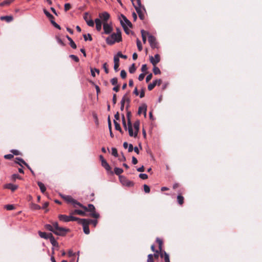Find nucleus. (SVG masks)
<instances>
[{
    "instance_id": "nucleus-15",
    "label": "nucleus",
    "mask_w": 262,
    "mask_h": 262,
    "mask_svg": "<svg viewBox=\"0 0 262 262\" xmlns=\"http://www.w3.org/2000/svg\"><path fill=\"white\" fill-rule=\"evenodd\" d=\"M119 59L117 56L114 57V69L116 72L119 71Z\"/></svg>"
},
{
    "instance_id": "nucleus-5",
    "label": "nucleus",
    "mask_w": 262,
    "mask_h": 262,
    "mask_svg": "<svg viewBox=\"0 0 262 262\" xmlns=\"http://www.w3.org/2000/svg\"><path fill=\"white\" fill-rule=\"evenodd\" d=\"M78 223L82 225L84 233L86 234H89L90 231L89 227L90 222H89L88 219H80Z\"/></svg>"
},
{
    "instance_id": "nucleus-11",
    "label": "nucleus",
    "mask_w": 262,
    "mask_h": 262,
    "mask_svg": "<svg viewBox=\"0 0 262 262\" xmlns=\"http://www.w3.org/2000/svg\"><path fill=\"white\" fill-rule=\"evenodd\" d=\"M149 59L150 62L152 63L153 66L156 65L158 62L160 61V56L158 54H156L155 55V58L152 56H149Z\"/></svg>"
},
{
    "instance_id": "nucleus-8",
    "label": "nucleus",
    "mask_w": 262,
    "mask_h": 262,
    "mask_svg": "<svg viewBox=\"0 0 262 262\" xmlns=\"http://www.w3.org/2000/svg\"><path fill=\"white\" fill-rule=\"evenodd\" d=\"M62 198L68 203H71L73 204L75 207L76 205H78L79 206L80 205V203L77 202L76 200L74 199L70 195H62Z\"/></svg>"
},
{
    "instance_id": "nucleus-41",
    "label": "nucleus",
    "mask_w": 262,
    "mask_h": 262,
    "mask_svg": "<svg viewBox=\"0 0 262 262\" xmlns=\"http://www.w3.org/2000/svg\"><path fill=\"white\" fill-rule=\"evenodd\" d=\"M114 56H117L119 59V57L123 59H126L127 57L126 55L122 54L121 52H118L117 55H115Z\"/></svg>"
},
{
    "instance_id": "nucleus-62",
    "label": "nucleus",
    "mask_w": 262,
    "mask_h": 262,
    "mask_svg": "<svg viewBox=\"0 0 262 262\" xmlns=\"http://www.w3.org/2000/svg\"><path fill=\"white\" fill-rule=\"evenodd\" d=\"M152 254H150L148 255L147 262H154L152 258Z\"/></svg>"
},
{
    "instance_id": "nucleus-31",
    "label": "nucleus",
    "mask_w": 262,
    "mask_h": 262,
    "mask_svg": "<svg viewBox=\"0 0 262 262\" xmlns=\"http://www.w3.org/2000/svg\"><path fill=\"white\" fill-rule=\"evenodd\" d=\"M43 12L49 18L50 20L51 19H53L54 18V16L52 15L49 12H48L46 9H43Z\"/></svg>"
},
{
    "instance_id": "nucleus-63",
    "label": "nucleus",
    "mask_w": 262,
    "mask_h": 262,
    "mask_svg": "<svg viewBox=\"0 0 262 262\" xmlns=\"http://www.w3.org/2000/svg\"><path fill=\"white\" fill-rule=\"evenodd\" d=\"M75 255H76V253L73 252L72 250H70L68 251V255L69 257L74 256H75Z\"/></svg>"
},
{
    "instance_id": "nucleus-16",
    "label": "nucleus",
    "mask_w": 262,
    "mask_h": 262,
    "mask_svg": "<svg viewBox=\"0 0 262 262\" xmlns=\"http://www.w3.org/2000/svg\"><path fill=\"white\" fill-rule=\"evenodd\" d=\"M121 16L122 18V19L121 20H122L124 22V23L125 24V26H128L129 27L132 28V24L131 22L126 18V17L123 14H121Z\"/></svg>"
},
{
    "instance_id": "nucleus-60",
    "label": "nucleus",
    "mask_w": 262,
    "mask_h": 262,
    "mask_svg": "<svg viewBox=\"0 0 262 262\" xmlns=\"http://www.w3.org/2000/svg\"><path fill=\"white\" fill-rule=\"evenodd\" d=\"M52 226L54 227V230H56L60 226L58 225V223L57 222H53L52 223Z\"/></svg>"
},
{
    "instance_id": "nucleus-18",
    "label": "nucleus",
    "mask_w": 262,
    "mask_h": 262,
    "mask_svg": "<svg viewBox=\"0 0 262 262\" xmlns=\"http://www.w3.org/2000/svg\"><path fill=\"white\" fill-rule=\"evenodd\" d=\"M147 106L146 104H144L143 106H139L138 111V114L140 115L142 112L144 114L145 117L146 115Z\"/></svg>"
},
{
    "instance_id": "nucleus-17",
    "label": "nucleus",
    "mask_w": 262,
    "mask_h": 262,
    "mask_svg": "<svg viewBox=\"0 0 262 262\" xmlns=\"http://www.w3.org/2000/svg\"><path fill=\"white\" fill-rule=\"evenodd\" d=\"M95 22L96 23V29L98 31H100L102 28V22L100 19L96 18L95 19Z\"/></svg>"
},
{
    "instance_id": "nucleus-29",
    "label": "nucleus",
    "mask_w": 262,
    "mask_h": 262,
    "mask_svg": "<svg viewBox=\"0 0 262 262\" xmlns=\"http://www.w3.org/2000/svg\"><path fill=\"white\" fill-rule=\"evenodd\" d=\"M120 23H121L122 27L123 28L125 33L127 34H129L130 32H131V31L130 30H129L126 26H125V24L124 23V22L122 20H120Z\"/></svg>"
},
{
    "instance_id": "nucleus-2",
    "label": "nucleus",
    "mask_w": 262,
    "mask_h": 262,
    "mask_svg": "<svg viewBox=\"0 0 262 262\" xmlns=\"http://www.w3.org/2000/svg\"><path fill=\"white\" fill-rule=\"evenodd\" d=\"M137 6H135L133 3V5L138 13L140 19L143 20L144 19V13L145 12V9L141 5V0H137Z\"/></svg>"
},
{
    "instance_id": "nucleus-57",
    "label": "nucleus",
    "mask_w": 262,
    "mask_h": 262,
    "mask_svg": "<svg viewBox=\"0 0 262 262\" xmlns=\"http://www.w3.org/2000/svg\"><path fill=\"white\" fill-rule=\"evenodd\" d=\"M140 178L143 180H145L148 178V176L146 173H140L139 175Z\"/></svg>"
},
{
    "instance_id": "nucleus-44",
    "label": "nucleus",
    "mask_w": 262,
    "mask_h": 262,
    "mask_svg": "<svg viewBox=\"0 0 262 262\" xmlns=\"http://www.w3.org/2000/svg\"><path fill=\"white\" fill-rule=\"evenodd\" d=\"M111 82L112 85H117L118 84V79L116 77H114L111 80Z\"/></svg>"
},
{
    "instance_id": "nucleus-34",
    "label": "nucleus",
    "mask_w": 262,
    "mask_h": 262,
    "mask_svg": "<svg viewBox=\"0 0 262 262\" xmlns=\"http://www.w3.org/2000/svg\"><path fill=\"white\" fill-rule=\"evenodd\" d=\"M14 0H5L3 2L0 3V6L2 7H4L6 5H9L11 3H12Z\"/></svg>"
},
{
    "instance_id": "nucleus-35",
    "label": "nucleus",
    "mask_w": 262,
    "mask_h": 262,
    "mask_svg": "<svg viewBox=\"0 0 262 262\" xmlns=\"http://www.w3.org/2000/svg\"><path fill=\"white\" fill-rule=\"evenodd\" d=\"M45 228L50 231H51L53 233V231H54V227L52 226V225H50V224H46L45 225Z\"/></svg>"
},
{
    "instance_id": "nucleus-24",
    "label": "nucleus",
    "mask_w": 262,
    "mask_h": 262,
    "mask_svg": "<svg viewBox=\"0 0 262 262\" xmlns=\"http://www.w3.org/2000/svg\"><path fill=\"white\" fill-rule=\"evenodd\" d=\"M1 19L2 20H6L8 23H10L12 21L13 19V18L12 16H3L1 17Z\"/></svg>"
},
{
    "instance_id": "nucleus-9",
    "label": "nucleus",
    "mask_w": 262,
    "mask_h": 262,
    "mask_svg": "<svg viewBox=\"0 0 262 262\" xmlns=\"http://www.w3.org/2000/svg\"><path fill=\"white\" fill-rule=\"evenodd\" d=\"M119 179L123 185L127 187H132L134 186L133 182L126 179L123 176H119Z\"/></svg>"
},
{
    "instance_id": "nucleus-48",
    "label": "nucleus",
    "mask_w": 262,
    "mask_h": 262,
    "mask_svg": "<svg viewBox=\"0 0 262 262\" xmlns=\"http://www.w3.org/2000/svg\"><path fill=\"white\" fill-rule=\"evenodd\" d=\"M16 179H20L21 177L19 176L18 174L14 173L12 175L11 179L12 180L15 181Z\"/></svg>"
},
{
    "instance_id": "nucleus-59",
    "label": "nucleus",
    "mask_w": 262,
    "mask_h": 262,
    "mask_svg": "<svg viewBox=\"0 0 262 262\" xmlns=\"http://www.w3.org/2000/svg\"><path fill=\"white\" fill-rule=\"evenodd\" d=\"M121 118H122V121L123 126L124 127L125 126H126L127 124H126V123L125 116H124V115L123 114H122Z\"/></svg>"
},
{
    "instance_id": "nucleus-52",
    "label": "nucleus",
    "mask_w": 262,
    "mask_h": 262,
    "mask_svg": "<svg viewBox=\"0 0 262 262\" xmlns=\"http://www.w3.org/2000/svg\"><path fill=\"white\" fill-rule=\"evenodd\" d=\"M163 257L164 258L165 262H170L169 255L166 252H164V257Z\"/></svg>"
},
{
    "instance_id": "nucleus-54",
    "label": "nucleus",
    "mask_w": 262,
    "mask_h": 262,
    "mask_svg": "<svg viewBox=\"0 0 262 262\" xmlns=\"http://www.w3.org/2000/svg\"><path fill=\"white\" fill-rule=\"evenodd\" d=\"M120 76L121 77V78L122 79H124V78H126V72H125V70H122L121 71Z\"/></svg>"
},
{
    "instance_id": "nucleus-64",
    "label": "nucleus",
    "mask_w": 262,
    "mask_h": 262,
    "mask_svg": "<svg viewBox=\"0 0 262 262\" xmlns=\"http://www.w3.org/2000/svg\"><path fill=\"white\" fill-rule=\"evenodd\" d=\"M152 77V75L151 73L148 74L146 77V82H148L149 81H150Z\"/></svg>"
},
{
    "instance_id": "nucleus-58",
    "label": "nucleus",
    "mask_w": 262,
    "mask_h": 262,
    "mask_svg": "<svg viewBox=\"0 0 262 262\" xmlns=\"http://www.w3.org/2000/svg\"><path fill=\"white\" fill-rule=\"evenodd\" d=\"M64 10L66 11H67L71 9V6L70 3H66L64 4Z\"/></svg>"
},
{
    "instance_id": "nucleus-33",
    "label": "nucleus",
    "mask_w": 262,
    "mask_h": 262,
    "mask_svg": "<svg viewBox=\"0 0 262 262\" xmlns=\"http://www.w3.org/2000/svg\"><path fill=\"white\" fill-rule=\"evenodd\" d=\"M177 201L179 204L182 205L184 202V197L181 194L178 195L177 196Z\"/></svg>"
},
{
    "instance_id": "nucleus-1",
    "label": "nucleus",
    "mask_w": 262,
    "mask_h": 262,
    "mask_svg": "<svg viewBox=\"0 0 262 262\" xmlns=\"http://www.w3.org/2000/svg\"><path fill=\"white\" fill-rule=\"evenodd\" d=\"M105 41L107 45H113L115 42H119L121 41L122 36H119L115 34V33H113L106 38Z\"/></svg>"
},
{
    "instance_id": "nucleus-7",
    "label": "nucleus",
    "mask_w": 262,
    "mask_h": 262,
    "mask_svg": "<svg viewBox=\"0 0 262 262\" xmlns=\"http://www.w3.org/2000/svg\"><path fill=\"white\" fill-rule=\"evenodd\" d=\"M147 34L148 35V42L150 44L151 48L152 49L158 48V42L156 40V38H155V37L149 34L148 32H147Z\"/></svg>"
},
{
    "instance_id": "nucleus-47",
    "label": "nucleus",
    "mask_w": 262,
    "mask_h": 262,
    "mask_svg": "<svg viewBox=\"0 0 262 262\" xmlns=\"http://www.w3.org/2000/svg\"><path fill=\"white\" fill-rule=\"evenodd\" d=\"M145 33L147 34V32H146L143 30H141L142 37V40H143V41L144 43H145L146 40V38L145 34Z\"/></svg>"
},
{
    "instance_id": "nucleus-22",
    "label": "nucleus",
    "mask_w": 262,
    "mask_h": 262,
    "mask_svg": "<svg viewBox=\"0 0 262 262\" xmlns=\"http://www.w3.org/2000/svg\"><path fill=\"white\" fill-rule=\"evenodd\" d=\"M114 123L115 125V129L118 130L121 134H123V132L120 125V124L118 123L115 120H114Z\"/></svg>"
},
{
    "instance_id": "nucleus-56",
    "label": "nucleus",
    "mask_w": 262,
    "mask_h": 262,
    "mask_svg": "<svg viewBox=\"0 0 262 262\" xmlns=\"http://www.w3.org/2000/svg\"><path fill=\"white\" fill-rule=\"evenodd\" d=\"M144 191L145 193H149L150 192V187L147 185L146 184H144Z\"/></svg>"
},
{
    "instance_id": "nucleus-53",
    "label": "nucleus",
    "mask_w": 262,
    "mask_h": 262,
    "mask_svg": "<svg viewBox=\"0 0 262 262\" xmlns=\"http://www.w3.org/2000/svg\"><path fill=\"white\" fill-rule=\"evenodd\" d=\"M94 71L96 72L97 73H99V70L97 69H91V75L93 76V77H95V73H94Z\"/></svg>"
},
{
    "instance_id": "nucleus-6",
    "label": "nucleus",
    "mask_w": 262,
    "mask_h": 262,
    "mask_svg": "<svg viewBox=\"0 0 262 262\" xmlns=\"http://www.w3.org/2000/svg\"><path fill=\"white\" fill-rule=\"evenodd\" d=\"M69 231L70 229L68 228L59 227L56 230H54L53 233L58 236H64Z\"/></svg>"
},
{
    "instance_id": "nucleus-50",
    "label": "nucleus",
    "mask_w": 262,
    "mask_h": 262,
    "mask_svg": "<svg viewBox=\"0 0 262 262\" xmlns=\"http://www.w3.org/2000/svg\"><path fill=\"white\" fill-rule=\"evenodd\" d=\"M87 25L90 27H94V21L92 19H88L86 21Z\"/></svg>"
},
{
    "instance_id": "nucleus-49",
    "label": "nucleus",
    "mask_w": 262,
    "mask_h": 262,
    "mask_svg": "<svg viewBox=\"0 0 262 262\" xmlns=\"http://www.w3.org/2000/svg\"><path fill=\"white\" fill-rule=\"evenodd\" d=\"M103 69L104 70V71L106 74H108L109 72L108 69V65L106 62H105L103 64L102 66Z\"/></svg>"
},
{
    "instance_id": "nucleus-26",
    "label": "nucleus",
    "mask_w": 262,
    "mask_h": 262,
    "mask_svg": "<svg viewBox=\"0 0 262 262\" xmlns=\"http://www.w3.org/2000/svg\"><path fill=\"white\" fill-rule=\"evenodd\" d=\"M68 40L70 41V45L74 49H75L77 47L76 45L74 42V41L72 40V39L69 37L68 35H67L66 36Z\"/></svg>"
},
{
    "instance_id": "nucleus-45",
    "label": "nucleus",
    "mask_w": 262,
    "mask_h": 262,
    "mask_svg": "<svg viewBox=\"0 0 262 262\" xmlns=\"http://www.w3.org/2000/svg\"><path fill=\"white\" fill-rule=\"evenodd\" d=\"M5 208L7 210H12L14 209V206L13 205L8 204L5 206Z\"/></svg>"
},
{
    "instance_id": "nucleus-32",
    "label": "nucleus",
    "mask_w": 262,
    "mask_h": 262,
    "mask_svg": "<svg viewBox=\"0 0 262 262\" xmlns=\"http://www.w3.org/2000/svg\"><path fill=\"white\" fill-rule=\"evenodd\" d=\"M74 213H76L77 214L81 215L82 216L85 215V213L83 211L79 209H75L73 213H71V214Z\"/></svg>"
},
{
    "instance_id": "nucleus-36",
    "label": "nucleus",
    "mask_w": 262,
    "mask_h": 262,
    "mask_svg": "<svg viewBox=\"0 0 262 262\" xmlns=\"http://www.w3.org/2000/svg\"><path fill=\"white\" fill-rule=\"evenodd\" d=\"M136 68L135 63H133L129 68V72L130 73L133 74L135 72Z\"/></svg>"
},
{
    "instance_id": "nucleus-3",
    "label": "nucleus",
    "mask_w": 262,
    "mask_h": 262,
    "mask_svg": "<svg viewBox=\"0 0 262 262\" xmlns=\"http://www.w3.org/2000/svg\"><path fill=\"white\" fill-rule=\"evenodd\" d=\"M79 207L83 208L85 211L91 212V213H90V216L96 219H97L99 217V213L96 212L95 208L93 204H90L88 205V207H86L80 203Z\"/></svg>"
},
{
    "instance_id": "nucleus-61",
    "label": "nucleus",
    "mask_w": 262,
    "mask_h": 262,
    "mask_svg": "<svg viewBox=\"0 0 262 262\" xmlns=\"http://www.w3.org/2000/svg\"><path fill=\"white\" fill-rule=\"evenodd\" d=\"M89 222H90V224L92 223L94 225V226H96L97 224V221L96 220H90L88 219Z\"/></svg>"
},
{
    "instance_id": "nucleus-46",
    "label": "nucleus",
    "mask_w": 262,
    "mask_h": 262,
    "mask_svg": "<svg viewBox=\"0 0 262 262\" xmlns=\"http://www.w3.org/2000/svg\"><path fill=\"white\" fill-rule=\"evenodd\" d=\"M126 117H127V119L128 124H130V123H132L131 119H130L131 112L130 111H127V114H126Z\"/></svg>"
},
{
    "instance_id": "nucleus-43",
    "label": "nucleus",
    "mask_w": 262,
    "mask_h": 262,
    "mask_svg": "<svg viewBox=\"0 0 262 262\" xmlns=\"http://www.w3.org/2000/svg\"><path fill=\"white\" fill-rule=\"evenodd\" d=\"M31 208L33 210H39L41 208L39 205L36 204H32Z\"/></svg>"
},
{
    "instance_id": "nucleus-13",
    "label": "nucleus",
    "mask_w": 262,
    "mask_h": 262,
    "mask_svg": "<svg viewBox=\"0 0 262 262\" xmlns=\"http://www.w3.org/2000/svg\"><path fill=\"white\" fill-rule=\"evenodd\" d=\"M127 129L130 137H134L136 138L138 134H136V131L135 130L134 132H133L132 123H130V124H128Z\"/></svg>"
},
{
    "instance_id": "nucleus-42",
    "label": "nucleus",
    "mask_w": 262,
    "mask_h": 262,
    "mask_svg": "<svg viewBox=\"0 0 262 262\" xmlns=\"http://www.w3.org/2000/svg\"><path fill=\"white\" fill-rule=\"evenodd\" d=\"M112 154L113 156H114L115 157H118V154L117 152V150L115 147L112 148Z\"/></svg>"
},
{
    "instance_id": "nucleus-38",
    "label": "nucleus",
    "mask_w": 262,
    "mask_h": 262,
    "mask_svg": "<svg viewBox=\"0 0 262 262\" xmlns=\"http://www.w3.org/2000/svg\"><path fill=\"white\" fill-rule=\"evenodd\" d=\"M51 21V23L52 24V25L56 28L59 29V30H60L61 29V27L60 26L57 24L54 20L53 19H51L50 20Z\"/></svg>"
},
{
    "instance_id": "nucleus-28",
    "label": "nucleus",
    "mask_w": 262,
    "mask_h": 262,
    "mask_svg": "<svg viewBox=\"0 0 262 262\" xmlns=\"http://www.w3.org/2000/svg\"><path fill=\"white\" fill-rule=\"evenodd\" d=\"M123 170L119 167H115L114 168V173L119 176H120V174H121L122 173H123Z\"/></svg>"
},
{
    "instance_id": "nucleus-40",
    "label": "nucleus",
    "mask_w": 262,
    "mask_h": 262,
    "mask_svg": "<svg viewBox=\"0 0 262 262\" xmlns=\"http://www.w3.org/2000/svg\"><path fill=\"white\" fill-rule=\"evenodd\" d=\"M137 46L139 51H141L142 50V46L141 41L138 38L137 39Z\"/></svg>"
},
{
    "instance_id": "nucleus-23",
    "label": "nucleus",
    "mask_w": 262,
    "mask_h": 262,
    "mask_svg": "<svg viewBox=\"0 0 262 262\" xmlns=\"http://www.w3.org/2000/svg\"><path fill=\"white\" fill-rule=\"evenodd\" d=\"M101 165L106 170L109 171L111 170V167L106 160H102Z\"/></svg>"
},
{
    "instance_id": "nucleus-10",
    "label": "nucleus",
    "mask_w": 262,
    "mask_h": 262,
    "mask_svg": "<svg viewBox=\"0 0 262 262\" xmlns=\"http://www.w3.org/2000/svg\"><path fill=\"white\" fill-rule=\"evenodd\" d=\"M104 33L106 34H110L113 31V28L110 24L107 23H104L103 25Z\"/></svg>"
},
{
    "instance_id": "nucleus-4",
    "label": "nucleus",
    "mask_w": 262,
    "mask_h": 262,
    "mask_svg": "<svg viewBox=\"0 0 262 262\" xmlns=\"http://www.w3.org/2000/svg\"><path fill=\"white\" fill-rule=\"evenodd\" d=\"M73 214L71 213V215L69 216H68L67 215L64 214H60L58 216L59 220L61 221L64 222H69L70 221H78L80 219L73 216L72 215Z\"/></svg>"
},
{
    "instance_id": "nucleus-19",
    "label": "nucleus",
    "mask_w": 262,
    "mask_h": 262,
    "mask_svg": "<svg viewBox=\"0 0 262 262\" xmlns=\"http://www.w3.org/2000/svg\"><path fill=\"white\" fill-rule=\"evenodd\" d=\"M50 241L53 247H58L59 244L58 242L55 239V237L53 236V234L50 235Z\"/></svg>"
},
{
    "instance_id": "nucleus-51",
    "label": "nucleus",
    "mask_w": 262,
    "mask_h": 262,
    "mask_svg": "<svg viewBox=\"0 0 262 262\" xmlns=\"http://www.w3.org/2000/svg\"><path fill=\"white\" fill-rule=\"evenodd\" d=\"M156 242L158 243L159 244V250H161V248H162V244H163V242L161 239H160V238H157L156 239Z\"/></svg>"
},
{
    "instance_id": "nucleus-12",
    "label": "nucleus",
    "mask_w": 262,
    "mask_h": 262,
    "mask_svg": "<svg viewBox=\"0 0 262 262\" xmlns=\"http://www.w3.org/2000/svg\"><path fill=\"white\" fill-rule=\"evenodd\" d=\"M99 17L102 20H103L104 21H105L104 23H106V21H107V20L110 18V15L108 13H107V12H104L103 13H100L99 15Z\"/></svg>"
},
{
    "instance_id": "nucleus-55",
    "label": "nucleus",
    "mask_w": 262,
    "mask_h": 262,
    "mask_svg": "<svg viewBox=\"0 0 262 262\" xmlns=\"http://www.w3.org/2000/svg\"><path fill=\"white\" fill-rule=\"evenodd\" d=\"M70 57L71 58H72V59H73L75 62H78L79 60V58L75 55H73V54L70 55Z\"/></svg>"
},
{
    "instance_id": "nucleus-39",
    "label": "nucleus",
    "mask_w": 262,
    "mask_h": 262,
    "mask_svg": "<svg viewBox=\"0 0 262 262\" xmlns=\"http://www.w3.org/2000/svg\"><path fill=\"white\" fill-rule=\"evenodd\" d=\"M153 72L155 75H158L161 74V71L158 67L154 66L153 68Z\"/></svg>"
},
{
    "instance_id": "nucleus-25",
    "label": "nucleus",
    "mask_w": 262,
    "mask_h": 262,
    "mask_svg": "<svg viewBox=\"0 0 262 262\" xmlns=\"http://www.w3.org/2000/svg\"><path fill=\"white\" fill-rule=\"evenodd\" d=\"M15 163L19 164L20 166H23V164H26V162L21 158L17 157L15 158Z\"/></svg>"
},
{
    "instance_id": "nucleus-21",
    "label": "nucleus",
    "mask_w": 262,
    "mask_h": 262,
    "mask_svg": "<svg viewBox=\"0 0 262 262\" xmlns=\"http://www.w3.org/2000/svg\"><path fill=\"white\" fill-rule=\"evenodd\" d=\"M134 128L136 131V134H138L140 128V121L139 120L136 121L133 124Z\"/></svg>"
},
{
    "instance_id": "nucleus-37",
    "label": "nucleus",
    "mask_w": 262,
    "mask_h": 262,
    "mask_svg": "<svg viewBox=\"0 0 262 262\" xmlns=\"http://www.w3.org/2000/svg\"><path fill=\"white\" fill-rule=\"evenodd\" d=\"M83 38H84V39L85 41H87V40H90V41H92V37L91 35L90 34L88 33L87 34H84L83 35Z\"/></svg>"
},
{
    "instance_id": "nucleus-27",
    "label": "nucleus",
    "mask_w": 262,
    "mask_h": 262,
    "mask_svg": "<svg viewBox=\"0 0 262 262\" xmlns=\"http://www.w3.org/2000/svg\"><path fill=\"white\" fill-rule=\"evenodd\" d=\"M37 185L39 186L41 192L44 193L46 190V188L45 185L41 182H38Z\"/></svg>"
},
{
    "instance_id": "nucleus-30",
    "label": "nucleus",
    "mask_w": 262,
    "mask_h": 262,
    "mask_svg": "<svg viewBox=\"0 0 262 262\" xmlns=\"http://www.w3.org/2000/svg\"><path fill=\"white\" fill-rule=\"evenodd\" d=\"M157 84V81H153L152 83H150L148 85V89L149 91L152 90L155 86Z\"/></svg>"
},
{
    "instance_id": "nucleus-14",
    "label": "nucleus",
    "mask_w": 262,
    "mask_h": 262,
    "mask_svg": "<svg viewBox=\"0 0 262 262\" xmlns=\"http://www.w3.org/2000/svg\"><path fill=\"white\" fill-rule=\"evenodd\" d=\"M38 233L41 238H44L46 239H50V235L52 234L51 233H47L46 232H41L40 231H39L38 232Z\"/></svg>"
},
{
    "instance_id": "nucleus-20",
    "label": "nucleus",
    "mask_w": 262,
    "mask_h": 262,
    "mask_svg": "<svg viewBox=\"0 0 262 262\" xmlns=\"http://www.w3.org/2000/svg\"><path fill=\"white\" fill-rule=\"evenodd\" d=\"M5 188L10 189L12 191H14L17 189V188H18V186L16 185H14L11 183H9L5 185Z\"/></svg>"
}]
</instances>
